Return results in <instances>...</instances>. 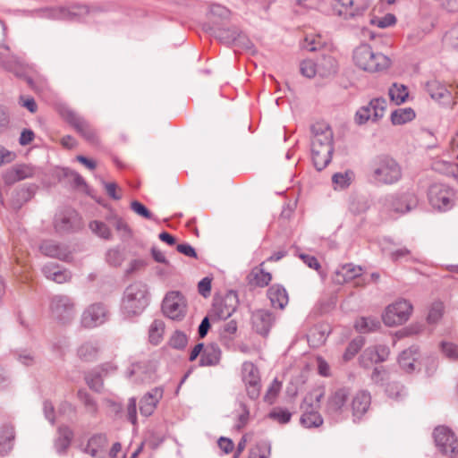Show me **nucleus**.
<instances>
[{
	"label": "nucleus",
	"mask_w": 458,
	"mask_h": 458,
	"mask_svg": "<svg viewBox=\"0 0 458 458\" xmlns=\"http://www.w3.org/2000/svg\"><path fill=\"white\" fill-rule=\"evenodd\" d=\"M163 388L155 387L148 392L140 402V411L145 417L150 416L156 410L157 404L163 397Z\"/></svg>",
	"instance_id": "nucleus-24"
},
{
	"label": "nucleus",
	"mask_w": 458,
	"mask_h": 458,
	"mask_svg": "<svg viewBox=\"0 0 458 458\" xmlns=\"http://www.w3.org/2000/svg\"><path fill=\"white\" fill-rule=\"evenodd\" d=\"M242 380L245 383L249 397L257 399L260 394V377L258 368L250 361L243 362L242 366Z\"/></svg>",
	"instance_id": "nucleus-17"
},
{
	"label": "nucleus",
	"mask_w": 458,
	"mask_h": 458,
	"mask_svg": "<svg viewBox=\"0 0 458 458\" xmlns=\"http://www.w3.org/2000/svg\"><path fill=\"white\" fill-rule=\"evenodd\" d=\"M52 317L63 325L71 323L75 315V305L72 298L58 294L52 297L50 301Z\"/></svg>",
	"instance_id": "nucleus-6"
},
{
	"label": "nucleus",
	"mask_w": 458,
	"mask_h": 458,
	"mask_svg": "<svg viewBox=\"0 0 458 458\" xmlns=\"http://www.w3.org/2000/svg\"><path fill=\"white\" fill-rule=\"evenodd\" d=\"M270 454V445L267 442H260L250 450L249 458H268Z\"/></svg>",
	"instance_id": "nucleus-55"
},
{
	"label": "nucleus",
	"mask_w": 458,
	"mask_h": 458,
	"mask_svg": "<svg viewBox=\"0 0 458 458\" xmlns=\"http://www.w3.org/2000/svg\"><path fill=\"white\" fill-rule=\"evenodd\" d=\"M58 433L59 437L55 441V448L59 454H63L70 446L72 431L68 427H60Z\"/></svg>",
	"instance_id": "nucleus-37"
},
{
	"label": "nucleus",
	"mask_w": 458,
	"mask_h": 458,
	"mask_svg": "<svg viewBox=\"0 0 458 458\" xmlns=\"http://www.w3.org/2000/svg\"><path fill=\"white\" fill-rule=\"evenodd\" d=\"M327 335L323 331H320L318 328H313L310 331L308 335V341L311 343L313 345H319L326 342Z\"/></svg>",
	"instance_id": "nucleus-62"
},
{
	"label": "nucleus",
	"mask_w": 458,
	"mask_h": 458,
	"mask_svg": "<svg viewBox=\"0 0 458 458\" xmlns=\"http://www.w3.org/2000/svg\"><path fill=\"white\" fill-rule=\"evenodd\" d=\"M215 35L220 42L230 45L240 36V31L236 27L218 29L215 31Z\"/></svg>",
	"instance_id": "nucleus-40"
},
{
	"label": "nucleus",
	"mask_w": 458,
	"mask_h": 458,
	"mask_svg": "<svg viewBox=\"0 0 458 458\" xmlns=\"http://www.w3.org/2000/svg\"><path fill=\"white\" fill-rule=\"evenodd\" d=\"M165 331V323L160 319H155L148 330V337L151 344L157 345L158 344L164 335Z\"/></svg>",
	"instance_id": "nucleus-42"
},
{
	"label": "nucleus",
	"mask_w": 458,
	"mask_h": 458,
	"mask_svg": "<svg viewBox=\"0 0 458 458\" xmlns=\"http://www.w3.org/2000/svg\"><path fill=\"white\" fill-rule=\"evenodd\" d=\"M417 204V197L411 192L391 194L384 199L386 208L397 214H405L416 208Z\"/></svg>",
	"instance_id": "nucleus-13"
},
{
	"label": "nucleus",
	"mask_w": 458,
	"mask_h": 458,
	"mask_svg": "<svg viewBox=\"0 0 458 458\" xmlns=\"http://www.w3.org/2000/svg\"><path fill=\"white\" fill-rule=\"evenodd\" d=\"M106 260L110 266L119 267L124 260V255L119 248H112L106 251Z\"/></svg>",
	"instance_id": "nucleus-51"
},
{
	"label": "nucleus",
	"mask_w": 458,
	"mask_h": 458,
	"mask_svg": "<svg viewBox=\"0 0 458 458\" xmlns=\"http://www.w3.org/2000/svg\"><path fill=\"white\" fill-rule=\"evenodd\" d=\"M300 70L303 76L310 79L313 78L317 73L318 74L317 63H314L312 60L302 61L300 65Z\"/></svg>",
	"instance_id": "nucleus-59"
},
{
	"label": "nucleus",
	"mask_w": 458,
	"mask_h": 458,
	"mask_svg": "<svg viewBox=\"0 0 458 458\" xmlns=\"http://www.w3.org/2000/svg\"><path fill=\"white\" fill-rule=\"evenodd\" d=\"M14 440V427L11 424H4L0 428V455H7L13 450Z\"/></svg>",
	"instance_id": "nucleus-30"
},
{
	"label": "nucleus",
	"mask_w": 458,
	"mask_h": 458,
	"mask_svg": "<svg viewBox=\"0 0 458 458\" xmlns=\"http://www.w3.org/2000/svg\"><path fill=\"white\" fill-rule=\"evenodd\" d=\"M209 13L212 16L217 17L221 20L229 19L230 14H231L230 11L226 7H225L221 4H216L210 5Z\"/></svg>",
	"instance_id": "nucleus-63"
},
{
	"label": "nucleus",
	"mask_w": 458,
	"mask_h": 458,
	"mask_svg": "<svg viewBox=\"0 0 458 458\" xmlns=\"http://www.w3.org/2000/svg\"><path fill=\"white\" fill-rule=\"evenodd\" d=\"M318 75L321 77H327L336 72L337 63L336 60L327 55H322L317 63Z\"/></svg>",
	"instance_id": "nucleus-36"
},
{
	"label": "nucleus",
	"mask_w": 458,
	"mask_h": 458,
	"mask_svg": "<svg viewBox=\"0 0 458 458\" xmlns=\"http://www.w3.org/2000/svg\"><path fill=\"white\" fill-rule=\"evenodd\" d=\"M221 359V350L216 344H207L201 353L200 366H216Z\"/></svg>",
	"instance_id": "nucleus-34"
},
{
	"label": "nucleus",
	"mask_w": 458,
	"mask_h": 458,
	"mask_svg": "<svg viewBox=\"0 0 458 458\" xmlns=\"http://www.w3.org/2000/svg\"><path fill=\"white\" fill-rule=\"evenodd\" d=\"M395 22H396V18L392 13H386L385 16L380 17V18L374 17L370 20V23L372 25H375L381 29L390 27V26L395 24Z\"/></svg>",
	"instance_id": "nucleus-60"
},
{
	"label": "nucleus",
	"mask_w": 458,
	"mask_h": 458,
	"mask_svg": "<svg viewBox=\"0 0 458 458\" xmlns=\"http://www.w3.org/2000/svg\"><path fill=\"white\" fill-rule=\"evenodd\" d=\"M108 319L107 308L100 302L87 307L81 316V325L84 328H94Z\"/></svg>",
	"instance_id": "nucleus-16"
},
{
	"label": "nucleus",
	"mask_w": 458,
	"mask_h": 458,
	"mask_svg": "<svg viewBox=\"0 0 458 458\" xmlns=\"http://www.w3.org/2000/svg\"><path fill=\"white\" fill-rule=\"evenodd\" d=\"M78 398L85 406L87 412L91 415H95L98 412V404L96 401L90 396V394L83 389L78 391Z\"/></svg>",
	"instance_id": "nucleus-46"
},
{
	"label": "nucleus",
	"mask_w": 458,
	"mask_h": 458,
	"mask_svg": "<svg viewBox=\"0 0 458 458\" xmlns=\"http://www.w3.org/2000/svg\"><path fill=\"white\" fill-rule=\"evenodd\" d=\"M364 338L363 337H357L353 339L352 342L349 343L344 353V360H352L358 352L363 347L364 345Z\"/></svg>",
	"instance_id": "nucleus-49"
},
{
	"label": "nucleus",
	"mask_w": 458,
	"mask_h": 458,
	"mask_svg": "<svg viewBox=\"0 0 458 458\" xmlns=\"http://www.w3.org/2000/svg\"><path fill=\"white\" fill-rule=\"evenodd\" d=\"M267 297L273 308L283 310L288 304V293L280 284L271 285L267 290Z\"/></svg>",
	"instance_id": "nucleus-31"
},
{
	"label": "nucleus",
	"mask_w": 458,
	"mask_h": 458,
	"mask_svg": "<svg viewBox=\"0 0 458 458\" xmlns=\"http://www.w3.org/2000/svg\"><path fill=\"white\" fill-rule=\"evenodd\" d=\"M89 227L99 238L104 240H110L112 238L110 228L102 221L93 220L89 223Z\"/></svg>",
	"instance_id": "nucleus-44"
},
{
	"label": "nucleus",
	"mask_w": 458,
	"mask_h": 458,
	"mask_svg": "<svg viewBox=\"0 0 458 458\" xmlns=\"http://www.w3.org/2000/svg\"><path fill=\"white\" fill-rule=\"evenodd\" d=\"M370 177L377 184H394L402 178V168L393 157L377 156L371 164Z\"/></svg>",
	"instance_id": "nucleus-1"
},
{
	"label": "nucleus",
	"mask_w": 458,
	"mask_h": 458,
	"mask_svg": "<svg viewBox=\"0 0 458 458\" xmlns=\"http://www.w3.org/2000/svg\"><path fill=\"white\" fill-rule=\"evenodd\" d=\"M99 349L97 341H87L79 346L77 355L82 360L92 361L98 357Z\"/></svg>",
	"instance_id": "nucleus-35"
},
{
	"label": "nucleus",
	"mask_w": 458,
	"mask_h": 458,
	"mask_svg": "<svg viewBox=\"0 0 458 458\" xmlns=\"http://www.w3.org/2000/svg\"><path fill=\"white\" fill-rule=\"evenodd\" d=\"M39 17L51 20L79 21L89 13L86 5L71 7H46L37 11Z\"/></svg>",
	"instance_id": "nucleus-5"
},
{
	"label": "nucleus",
	"mask_w": 458,
	"mask_h": 458,
	"mask_svg": "<svg viewBox=\"0 0 458 458\" xmlns=\"http://www.w3.org/2000/svg\"><path fill=\"white\" fill-rule=\"evenodd\" d=\"M162 310L173 320H181L186 314V302L179 292L168 293L163 300Z\"/></svg>",
	"instance_id": "nucleus-14"
},
{
	"label": "nucleus",
	"mask_w": 458,
	"mask_h": 458,
	"mask_svg": "<svg viewBox=\"0 0 458 458\" xmlns=\"http://www.w3.org/2000/svg\"><path fill=\"white\" fill-rule=\"evenodd\" d=\"M349 396V390L345 387L334 391L327 398L325 413L334 421L343 420L346 411V402Z\"/></svg>",
	"instance_id": "nucleus-10"
},
{
	"label": "nucleus",
	"mask_w": 458,
	"mask_h": 458,
	"mask_svg": "<svg viewBox=\"0 0 458 458\" xmlns=\"http://www.w3.org/2000/svg\"><path fill=\"white\" fill-rule=\"evenodd\" d=\"M454 192L444 183H434L428 190V200L434 208L446 211L453 207Z\"/></svg>",
	"instance_id": "nucleus-11"
},
{
	"label": "nucleus",
	"mask_w": 458,
	"mask_h": 458,
	"mask_svg": "<svg viewBox=\"0 0 458 458\" xmlns=\"http://www.w3.org/2000/svg\"><path fill=\"white\" fill-rule=\"evenodd\" d=\"M311 145L313 146H333V131L331 128L322 123H317L311 126Z\"/></svg>",
	"instance_id": "nucleus-25"
},
{
	"label": "nucleus",
	"mask_w": 458,
	"mask_h": 458,
	"mask_svg": "<svg viewBox=\"0 0 458 458\" xmlns=\"http://www.w3.org/2000/svg\"><path fill=\"white\" fill-rule=\"evenodd\" d=\"M324 395V389H315L304 397L300 407L302 411L300 422L304 428H318L323 424V418L318 409Z\"/></svg>",
	"instance_id": "nucleus-4"
},
{
	"label": "nucleus",
	"mask_w": 458,
	"mask_h": 458,
	"mask_svg": "<svg viewBox=\"0 0 458 458\" xmlns=\"http://www.w3.org/2000/svg\"><path fill=\"white\" fill-rule=\"evenodd\" d=\"M281 387L282 383L277 378H275L271 382L264 396L265 402H267L269 404H272L275 402L277 394H279Z\"/></svg>",
	"instance_id": "nucleus-58"
},
{
	"label": "nucleus",
	"mask_w": 458,
	"mask_h": 458,
	"mask_svg": "<svg viewBox=\"0 0 458 458\" xmlns=\"http://www.w3.org/2000/svg\"><path fill=\"white\" fill-rule=\"evenodd\" d=\"M353 177H354L353 172L351 170H347L343 173L342 172L335 173L332 176V182L335 184V188L344 189L351 184V182L353 180Z\"/></svg>",
	"instance_id": "nucleus-45"
},
{
	"label": "nucleus",
	"mask_w": 458,
	"mask_h": 458,
	"mask_svg": "<svg viewBox=\"0 0 458 458\" xmlns=\"http://www.w3.org/2000/svg\"><path fill=\"white\" fill-rule=\"evenodd\" d=\"M35 168L30 165L16 164L3 173V179L6 184H13L19 181L33 177Z\"/></svg>",
	"instance_id": "nucleus-20"
},
{
	"label": "nucleus",
	"mask_w": 458,
	"mask_h": 458,
	"mask_svg": "<svg viewBox=\"0 0 458 458\" xmlns=\"http://www.w3.org/2000/svg\"><path fill=\"white\" fill-rule=\"evenodd\" d=\"M267 417L280 424H286L291 420L292 413L287 409L276 407L268 413Z\"/></svg>",
	"instance_id": "nucleus-47"
},
{
	"label": "nucleus",
	"mask_w": 458,
	"mask_h": 458,
	"mask_svg": "<svg viewBox=\"0 0 458 458\" xmlns=\"http://www.w3.org/2000/svg\"><path fill=\"white\" fill-rule=\"evenodd\" d=\"M412 311V305L406 300H398L386 308L382 319L388 327L405 323Z\"/></svg>",
	"instance_id": "nucleus-7"
},
{
	"label": "nucleus",
	"mask_w": 458,
	"mask_h": 458,
	"mask_svg": "<svg viewBox=\"0 0 458 458\" xmlns=\"http://www.w3.org/2000/svg\"><path fill=\"white\" fill-rule=\"evenodd\" d=\"M274 317L271 312L264 310H258L252 315V325L255 331L267 335L273 325Z\"/></svg>",
	"instance_id": "nucleus-27"
},
{
	"label": "nucleus",
	"mask_w": 458,
	"mask_h": 458,
	"mask_svg": "<svg viewBox=\"0 0 458 458\" xmlns=\"http://www.w3.org/2000/svg\"><path fill=\"white\" fill-rule=\"evenodd\" d=\"M433 437L436 445L442 454L450 457H454L458 454V439L449 428H436Z\"/></svg>",
	"instance_id": "nucleus-12"
},
{
	"label": "nucleus",
	"mask_w": 458,
	"mask_h": 458,
	"mask_svg": "<svg viewBox=\"0 0 458 458\" xmlns=\"http://www.w3.org/2000/svg\"><path fill=\"white\" fill-rule=\"evenodd\" d=\"M237 306L236 295L226 294L225 298L216 299L212 306V313L218 319H227L235 311Z\"/></svg>",
	"instance_id": "nucleus-19"
},
{
	"label": "nucleus",
	"mask_w": 458,
	"mask_h": 458,
	"mask_svg": "<svg viewBox=\"0 0 458 458\" xmlns=\"http://www.w3.org/2000/svg\"><path fill=\"white\" fill-rule=\"evenodd\" d=\"M42 273L47 278L57 284L68 282L72 278V273L66 268L53 262H48L42 267Z\"/></svg>",
	"instance_id": "nucleus-26"
},
{
	"label": "nucleus",
	"mask_w": 458,
	"mask_h": 458,
	"mask_svg": "<svg viewBox=\"0 0 458 458\" xmlns=\"http://www.w3.org/2000/svg\"><path fill=\"white\" fill-rule=\"evenodd\" d=\"M440 350L443 355L451 360H458V344L443 341L440 343Z\"/></svg>",
	"instance_id": "nucleus-52"
},
{
	"label": "nucleus",
	"mask_w": 458,
	"mask_h": 458,
	"mask_svg": "<svg viewBox=\"0 0 458 458\" xmlns=\"http://www.w3.org/2000/svg\"><path fill=\"white\" fill-rule=\"evenodd\" d=\"M61 116L80 133L89 123L69 106L60 107Z\"/></svg>",
	"instance_id": "nucleus-32"
},
{
	"label": "nucleus",
	"mask_w": 458,
	"mask_h": 458,
	"mask_svg": "<svg viewBox=\"0 0 458 458\" xmlns=\"http://www.w3.org/2000/svg\"><path fill=\"white\" fill-rule=\"evenodd\" d=\"M444 314V303L442 301H434L429 307L427 317L428 323L435 324L440 320Z\"/></svg>",
	"instance_id": "nucleus-48"
},
{
	"label": "nucleus",
	"mask_w": 458,
	"mask_h": 458,
	"mask_svg": "<svg viewBox=\"0 0 458 458\" xmlns=\"http://www.w3.org/2000/svg\"><path fill=\"white\" fill-rule=\"evenodd\" d=\"M389 97L396 105L403 104L408 98V89L403 84L394 83L388 90Z\"/></svg>",
	"instance_id": "nucleus-41"
},
{
	"label": "nucleus",
	"mask_w": 458,
	"mask_h": 458,
	"mask_svg": "<svg viewBox=\"0 0 458 458\" xmlns=\"http://www.w3.org/2000/svg\"><path fill=\"white\" fill-rule=\"evenodd\" d=\"M356 330L361 334L375 331L380 327V322L373 317H361L355 322Z\"/></svg>",
	"instance_id": "nucleus-38"
},
{
	"label": "nucleus",
	"mask_w": 458,
	"mask_h": 458,
	"mask_svg": "<svg viewBox=\"0 0 458 458\" xmlns=\"http://www.w3.org/2000/svg\"><path fill=\"white\" fill-rule=\"evenodd\" d=\"M420 357L418 346L412 345L403 350L398 358L400 368L406 373H412L417 369Z\"/></svg>",
	"instance_id": "nucleus-23"
},
{
	"label": "nucleus",
	"mask_w": 458,
	"mask_h": 458,
	"mask_svg": "<svg viewBox=\"0 0 458 458\" xmlns=\"http://www.w3.org/2000/svg\"><path fill=\"white\" fill-rule=\"evenodd\" d=\"M426 90L431 97V98L435 99L436 101H438L442 105H454L451 92L447 89L445 85L441 83L440 81L433 80L427 82Z\"/></svg>",
	"instance_id": "nucleus-22"
},
{
	"label": "nucleus",
	"mask_w": 458,
	"mask_h": 458,
	"mask_svg": "<svg viewBox=\"0 0 458 458\" xmlns=\"http://www.w3.org/2000/svg\"><path fill=\"white\" fill-rule=\"evenodd\" d=\"M360 366L369 368L373 363H379L372 346L366 348L359 358Z\"/></svg>",
	"instance_id": "nucleus-57"
},
{
	"label": "nucleus",
	"mask_w": 458,
	"mask_h": 458,
	"mask_svg": "<svg viewBox=\"0 0 458 458\" xmlns=\"http://www.w3.org/2000/svg\"><path fill=\"white\" fill-rule=\"evenodd\" d=\"M387 103L383 98L371 99L367 106L359 108L355 114V122L359 125L365 124L369 121L377 122L384 115Z\"/></svg>",
	"instance_id": "nucleus-9"
},
{
	"label": "nucleus",
	"mask_w": 458,
	"mask_h": 458,
	"mask_svg": "<svg viewBox=\"0 0 458 458\" xmlns=\"http://www.w3.org/2000/svg\"><path fill=\"white\" fill-rule=\"evenodd\" d=\"M371 403L370 394L366 390L356 393L352 401L354 420L360 419L369 410Z\"/></svg>",
	"instance_id": "nucleus-28"
},
{
	"label": "nucleus",
	"mask_w": 458,
	"mask_h": 458,
	"mask_svg": "<svg viewBox=\"0 0 458 458\" xmlns=\"http://www.w3.org/2000/svg\"><path fill=\"white\" fill-rule=\"evenodd\" d=\"M386 392L390 398L394 400H402L407 394L403 386L395 382L388 384Z\"/></svg>",
	"instance_id": "nucleus-56"
},
{
	"label": "nucleus",
	"mask_w": 458,
	"mask_h": 458,
	"mask_svg": "<svg viewBox=\"0 0 458 458\" xmlns=\"http://www.w3.org/2000/svg\"><path fill=\"white\" fill-rule=\"evenodd\" d=\"M168 344L174 349L183 350L188 344V337L183 332L176 330L171 335Z\"/></svg>",
	"instance_id": "nucleus-50"
},
{
	"label": "nucleus",
	"mask_w": 458,
	"mask_h": 458,
	"mask_svg": "<svg viewBox=\"0 0 458 458\" xmlns=\"http://www.w3.org/2000/svg\"><path fill=\"white\" fill-rule=\"evenodd\" d=\"M101 370H92L85 375V380L89 387L96 392L103 388V377Z\"/></svg>",
	"instance_id": "nucleus-43"
},
{
	"label": "nucleus",
	"mask_w": 458,
	"mask_h": 458,
	"mask_svg": "<svg viewBox=\"0 0 458 458\" xmlns=\"http://www.w3.org/2000/svg\"><path fill=\"white\" fill-rule=\"evenodd\" d=\"M362 268L360 266H355L352 263L343 265L336 270L335 281L338 284H344L350 282L361 276Z\"/></svg>",
	"instance_id": "nucleus-33"
},
{
	"label": "nucleus",
	"mask_w": 458,
	"mask_h": 458,
	"mask_svg": "<svg viewBox=\"0 0 458 458\" xmlns=\"http://www.w3.org/2000/svg\"><path fill=\"white\" fill-rule=\"evenodd\" d=\"M54 225L58 233H70L80 229L81 221L79 214L74 209L66 208L55 215Z\"/></svg>",
	"instance_id": "nucleus-18"
},
{
	"label": "nucleus",
	"mask_w": 458,
	"mask_h": 458,
	"mask_svg": "<svg viewBox=\"0 0 458 458\" xmlns=\"http://www.w3.org/2000/svg\"><path fill=\"white\" fill-rule=\"evenodd\" d=\"M444 41L453 47H458V23L445 35Z\"/></svg>",
	"instance_id": "nucleus-64"
},
{
	"label": "nucleus",
	"mask_w": 458,
	"mask_h": 458,
	"mask_svg": "<svg viewBox=\"0 0 458 458\" xmlns=\"http://www.w3.org/2000/svg\"><path fill=\"white\" fill-rule=\"evenodd\" d=\"M112 219V216L108 217V220L111 221ZM113 225L114 226V228L116 229L117 232H119L121 233V238L122 239H128L131 237V230L128 226V225L121 218V217H118V216H114L113 217Z\"/></svg>",
	"instance_id": "nucleus-61"
},
{
	"label": "nucleus",
	"mask_w": 458,
	"mask_h": 458,
	"mask_svg": "<svg viewBox=\"0 0 458 458\" xmlns=\"http://www.w3.org/2000/svg\"><path fill=\"white\" fill-rule=\"evenodd\" d=\"M148 305L147 285L136 282L126 287L122 300L121 310L127 318L139 316Z\"/></svg>",
	"instance_id": "nucleus-2"
},
{
	"label": "nucleus",
	"mask_w": 458,
	"mask_h": 458,
	"mask_svg": "<svg viewBox=\"0 0 458 458\" xmlns=\"http://www.w3.org/2000/svg\"><path fill=\"white\" fill-rule=\"evenodd\" d=\"M333 13L344 20H357L369 8V4L363 0H334Z\"/></svg>",
	"instance_id": "nucleus-8"
},
{
	"label": "nucleus",
	"mask_w": 458,
	"mask_h": 458,
	"mask_svg": "<svg viewBox=\"0 0 458 458\" xmlns=\"http://www.w3.org/2000/svg\"><path fill=\"white\" fill-rule=\"evenodd\" d=\"M107 443V437L105 434H96L89 439L84 451L92 457H103Z\"/></svg>",
	"instance_id": "nucleus-29"
},
{
	"label": "nucleus",
	"mask_w": 458,
	"mask_h": 458,
	"mask_svg": "<svg viewBox=\"0 0 458 458\" xmlns=\"http://www.w3.org/2000/svg\"><path fill=\"white\" fill-rule=\"evenodd\" d=\"M38 186L34 183H24L15 187L10 193L8 207L11 210L18 212L35 196Z\"/></svg>",
	"instance_id": "nucleus-15"
},
{
	"label": "nucleus",
	"mask_w": 458,
	"mask_h": 458,
	"mask_svg": "<svg viewBox=\"0 0 458 458\" xmlns=\"http://www.w3.org/2000/svg\"><path fill=\"white\" fill-rule=\"evenodd\" d=\"M353 61L359 68L369 72H383L391 64L388 56L374 52L369 44H361L354 49Z\"/></svg>",
	"instance_id": "nucleus-3"
},
{
	"label": "nucleus",
	"mask_w": 458,
	"mask_h": 458,
	"mask_svg": "<svg viewBox=\"0 0 458 458\" xmlns=\"http://www.w3.org/2000/svg\"><path fill=\"white\" fill-rule=\"evenodd\" d=\"M40 252L49 258L67 261L71 256V251L65 244L54 240H45L39 245Z\"/></svg>",
	"instance_id": "nucleus-21"
},
{
	"label": "nucleus",
	"mask_w": 458,
	"mask_h": 458,
	"mask_svg": "<svg viewBox=\"0 0 458 458\" xmlns=\"http://www.w3.org/2000/svg\"><path fill=\"white\" fill-rule=\"evenodd\" d=\"M414 118L415 112L411 107L399 108L391 114V122L394 125L404 124Z\"/></svg>",
	"instance_id": "nucleus-39"
},
{
	"label": "nucleus",
	"mask_w": 458,
	"mask_h": 458,
	"mask_svg": "<svg viewBox=\"0 0 458 458\" xmlns=\"http://www.w3.org/2000/svg\"><path fill=\"white\" fill-rule=\"evenodd\" d=\"M301 48L310 52H314L321 48V38L318 35H308L301 42Z\"/></svg>",
	"instance_id": "nucleus-53"
},
{
	"label": "nucleus",
	"mask_w": 458,
	"mask_h": 458,
	"mask_svg": "<svg viewBox=\"0 0 458 458\" xmlns=\"http://www.w3.org/2000/svg\"><path fill=\"white\" fill-rule=\"evenodd\" d=\"M333 153L323 152L316 155L311 153L313 165L318 171H322L331 162Z\"/></svg>",
	"instance_id": "nucleus-54"
}]
</instances>
